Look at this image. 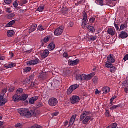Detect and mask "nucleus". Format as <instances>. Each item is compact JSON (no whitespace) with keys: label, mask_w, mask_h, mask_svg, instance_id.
<instances>
[{"label":"nucleus","mask_w":128,"mask_h":128,"mask_svg":"<svg viewBox=\"0 0 128 128\" xmlns=\"http://www.w3.org/2000/svg\"><path fill=\"white\" fill-rule=\"evenodd\" d=\"M58 112H54L52 114V116H58Z\"/></svg>","instance_id":"bf43d9fd"},{"label":"nucleus","mask_w":128,"mask_h":128,"mask_svg":"<svg viewBox=\"0 0 128 128\" xmlns=\"http://www.w3.org/2000/svg\"><path fill=\"white\" fill-rule=\"evenodd\" d=\"M116 126H118V124L114 123L108 126L107 128H116Z\"/></svg>","instance_id":"c9c22d12"},{"label":"nucleus","mask_w":128,"mask_h":128,"mask_svg":"<svg viewBox=\"0 0 128 128\" xmlns=\"http://www.w3.org/2000/svg\"><path fill=\"white\" fill-rule=\"evenodd\" d=\"M10 58H14V54L12 52H10Z\"/></svg>","instance_id":"052dcab7"},{"label":"nucleus","mask_w":128,"mask_h":128,"mask_svg":"<svg viewBox=\"0 0 128 128\" xmlns=\"http://www.w3.org/2000/svg\"><path fill=\"white\" fill-rule=\"evenodd\" d=\"M18 112L22 116H24L28 118H30L32 116H34V111L28 110L27 109H20L18 110Z\"/></svg>","instance_id":"f03ea898"},{"label":"nucleus","mask_w":128,"mask_h":128,"mask_svg":"<svg viewBox=\"0 0 128 128\" xmlns=\"http://www.w3.org/2000/svg\"><path fill=\"white\" fill-rule=\"evenodd\" d=\"M110 92V88H108V86L104 87L103 88V92L105 94H108Z\"/></svg>","instance_id":"5701e85b"},{"label":"nucleus","mask_w":128,"mask_h":128,"mask_svg":"<svg viewBox=\"0 0 128 128\" xmlns=\"http://www.w3.org/2000/svg\"><path fill=\"white\" fill-rule=\"evenodd\" d=\"M68 62L70 66H78V64H80V60L76 59L75 60H69L68 61Z\"/></svg>","instance_id":"9d476101"},{"label":"nucleus","mask_w":128,"mask_h":128,"mask_svg":"<svg viewBox=\"0 0 128 128\" xmlns=\"http://www.w3.org/2000/svg\"><path fill=\"white\" fill-rule=\"evenodd\" d=\"M108 34L112 36H114L116 34V30H114L113 28H110L108 30Z\"/></svg>","instance_id":"aec40b11"},{"label":"nucleus","mask_w":128,"mask_h":128,"mask_svg":"<svg viewBox=\"0 0 128 128\" xmlns=\"http://www.w3.org/2000/svg\"><path fill=\"white\" fill-rule=\"evenodd\" d=\"M14 90H15L14 88L11 87L8 90H9L10 92H14Z\"/></svg>","instance_id":"5fc2aeb1"},{"label":"nucleus","mask_w":128,"mask_h":128,"mask_svg":"<svg viewBox=\"0 0 128 128\" xmlns=\"http://www.w3.org/2000/svg\"><path fill=\"white\" fill-rule=\"evenodd\" d=\"M98 77H96V76L94 77L93 79V82H94V84H98Z\"/></svg>","instance_id":"8fccbe9b"},{"label":"nucleus","mask_w":128,"mask_h":128,"mask_svg":"<svg viewBox=\"0 0 128 128\" xmlns=\"http://www.w3.org/2000/svg\"><path fill=\"white\" fill-rule=\"evenodd\" d=\"M28 94H22V96H20V102H24L28 100Z\"/></svg>","instance_id":"a211bd4d"},{"label":"nucleus","mask_w":128,"mask_h":128,"mask_svg":"<svg viewBox=\"0 0 128 128\" xmlns=\"http://www.w3.org/2000/svg\"><path fill=\"white\" fill-rule=\"evenodd\" d=\"M114 26L116 28V30L120 32V27H118V24H116V23L114 24Z\"/></svg>","instance_id":"a18cd8bd"},{"label":"nucleus","mask_w":128,"mask_h":128,"mask_svg":"<svg viewBox=\"0 0 128 128\" xmlns=\"http://www.w3.org/2000/svg\"><path fill=\"white\" fill-rule=\"evenodd\" d=\"M107 58L108 62V64H114V62H116V60L113 58L112 54L109 55Z\"/></svg>","instance_id":"ddd939ff"},{"label":"nucleus","mask_w":128,"mask_h":128,"mask_svg":"<svg viewBox=\"0 0 128 128\" xmlns=\"http://www.w3.org/2000/svg\"><path fill=\"white\" fill-rule=\"evenodd\" d=\"M68 124V122L66 121V122L64 124V126H66Z\"/></svg>","instance_id":"338daca9"},{"label":"nucleus","mask_w":128,"mask_h":128,"mask_svg":"<svg viewBox=\"0 0 128 128\" xmlns=\"http://www.w3.org/2000/svg\"><path fill=\"white\" fill-rule=\"evenodd\" d=\"M78 4H86V0H80V1H79L78 2Z\"/></svg>","instance_id":"603ef678"},{"label":"nucleus","mask_w":128,"mask_h":128,"mask_svg":"<svg viewBox=\"0 0 128 128\" xmlns=\"http://www.w3.org/2000/svg\"><path fill=\"white\" fill-rule=\"evenodd\" d=\"M86 22H88V14L84 12L83 14V24L84 26H86Z\"/></svg>","instance_id":"dca6fc26"},{"label":"nucleus","mask_w":128,"mask_h":128,"mask_svg":"<svg viewBox=\"0 0 128 128\" xmlns=\"http://www.w3.org/2000/svg\"><path fill=\"white\" fill-rule=\"evenodd\" d=\"M122 108V104H120L112 106L110 108V110H116V108Z\"/></svg>","instance_id":"c756f323"},{"label":"nucleus","mask_w":128,"mask_h":128,"mask_svg":"<svg viewBox=\"0 0 128 128\" xmlns=\"http://www.w3.org/2000/svg\"><path fill=\"white\" fill-rule=\"evenodd\" d=\"M76 80H84V74L77 75L76 76Z\"/></svg>","instance_id":"7c9ffc66"},{"label":"nucleus","mask_w":128,"mask_h":128,"mask_svg":"<svg viewBox=\"0 0 128 128\" xmlns=\"http://www.w3.org/2000/svg\"><path fill=\"white\" fill-rule=\"evenodd\" d=\"M12 0H4V2L6 4H12Z\"/></svg>","instance_id":"37998d69"},{"label":"nucleus","mask_w":128,"mask_h":128,"mask_svg":"<svg viewBox=\"0 0 128 128\" xmlns=\"http://www.w3.org/2000/svg\"><path fill=\"white\" fill-rule=\"evenodd\" d=\"M24 72H30V70H32V68L30 67H28L24 70Z\"/></svg>","instance_id":"ea45409f"},{"label":"nucleus","mask_w":128,"mask_h":128,"mask_svg":"<svg viewBox=\"0 0 128 128\" xmlns=\"http://www.w3.org/2000/svg\"><path fill=\"white\" fill-rule=\"evenodd\" d=\"M64 26H61L56 29L54 32L55 36H62V32H64Z\"/></svg>","instance_id":"39448f33"},{"label":"nucleus","mask_w":128,"mask_h":128,"mask_svg":"<svg viewBox=\"0 0 128 128\" xmlns=\"http://www.w3.org/2000/svg\"><path fill=\"white\" fill-rule=\"evenodd\" d=\"M7 34L8 38H12L14 34V31L12 30H8L7 32Z\"/></svg>","instance_id":"393cba45"},{"label":"nucleus","mask_w":128,"mask_h":128,"mask_svg":"<svg viewBox=\"0 0 128 128\" xmlns=\"http://www.w3.org/2000/svg\"><path fill=\"white\" fill-rule=\"evenodd\" d=\"M98 38L96 36H91L90 38V40L94 41Z\"/></svg>","instance_id":"79ce46f5"},{"label":"nucleus","mask_w":128,"mask_h":128,"mask_svg":"<svg viewBox=\"0 0 128 128\" xmlns=\"http://www.w3.org/2000/svg\"><path fill=\"white\" fill-rule=\"evenodd\" d=\"M90 111H84L83 113L81 114L80 120L82 122L83 124H88L90 120L91 122L94 120V118L92 116H90Z\"/></svg>","instance_id":"f257e3e1"},{"label":"nucleus","mask_w":128,"mask_h":128,"mask_svg":"<svg viewBox=\"0 0 128 128\" xmlns=\"http://www.w3.org/2000/svg\"><path fill=\"white\" fill-rule=\"evenodd\" d=\"M114 65L112 64V63H106V68H110L113 66Z\"/></svg>","instance_id":"4c0bfd02"},{"label":"nucleus","mask_w":128,"mask_h":128,"mask_svg":"<svg viewBox=\"0 0 128 128\" xmlns=\"http://www.w3.org/2000/svg\"><path fill=\"white\" fill-rule=\"evenodd\" d=\"M128 37V34L126 32L124 31L122 32L120 34V38L122 40Z\"/></svg>","instance_id":"f8f14e48"},{"label":"nucleus","mask_w":128,"mask_h":128,"mask_svg":"<svg viewBox=\"0 0 128 128\" xmlns=\"http://www.w3.org/2000/svg\"><path fill=\"white\" fill-rule=\"evenodd\" d=\"M16 20H13L11 22H10L9 23H8L6 25V28H10V26H12L14 24H16Z\"/></svg>","instance_id":"b1692460"},{"label":"nucleus","mask_w":128,"mask_h":128,"mask_svg":"<svg viewBox=\"0 0 128 128\" xmlns=\"http://www.w3.org/2000/svg\"><path fill=\"white\" fill-rule=\"evenodd\" d=\"M31 128H42L40 126V125H34L31 127Z\"/></svg>","instance_id":"3c124183"},{"label":"nucleus","mask_w":128,"mask_h":128,"mask_svg":"<svg viewBox=\"0 0 128 128\" xmlns=\"http://www.w3.org/2000/svg\"><path fill=\"white\" fill-rule=\"evenodd\" d=\"M106 116H108V118L110 117V111H108V108L106 109Z\"/></svg>","instance_id":"c03bdc74"},{"label":"nucleus","mask_w":128,"mask_h":128,"mask_svg":"<svg viewBox=\"0 0 128 128\" xmlns=\"http://www.w3.org/2000/svg\"><path fill=\"white\" fill-rule=\"evenodd\" d=\"M2 92L3 94V96H4L5 94H6V89H4L2 90Z\"/></svg>","instance_id":"680f3d73"},{"label":"nucleus","mask_w":128,"mask_h":128,"mask_svg":"<svg viewBox=\"0 0 128 128\" xmlns=\"http://www.w3.org/2000/svg\"><path fill=\"white\" fill-rule=\"evenodd\" d=\"M12 100L14 102H20V96L18 95V94H15L12 97Z\"/></svg>","instance_id":"9b49d317"},{"label":"nucleus","mask_w":128,"mask_h":128,"mask_svg":"<svg viewBox=\"0 0 128 128\" xmlns=\"http://www.w3.org/2000/svg\"><path fill=\"white\" fill-rule=\"evenodd\" d=\"M76 115H73L70 118V122H69L70 126H72L74 124V122H76Z\"/></svg>","instance_id":"f3484780"},{"label":"nucleus","mask_w":128,"mask_h":128,"mask_svg":"<svg viewBox=\"0 0 128 128\" xmlns=\"http://www.w3.org/2000/svg\"><path fill=\"white\" fill-rule=\"evenodd\" d=\"M94 76V73L88 75L83 74V80H90Z\"/></svg>","instance_id":"6e6552de"},{"label":"nucleus","mask_w":128,"mask_h":128,"mask_svg":"<svg viewBox=\"0 0 128 128\" xmlns=\"http://www.w3.org/2000/svg\"><path fill=\"white\" fill-rule=\"evenodd\" d=\"M58 101L56 98H52L48 100V104L50 106H58Z\"/></svg>","instance_id":"20e7f679"},{"label":"nucleus","mask_w":128,"mask_h":128,"mask_svg":"<svg viewBox=\"0 0 128 128\" xmlns=\"http://www.w3.org/2000/svg\"><path fill=\"white\" fill-rule=\"evenodd\" d=\"M16 128H22V124H18L16 125Z\"/></svg>","instance_id":"09e8293b"},{"label":"nucleus","mask_w":128,"mask_h":128,"mask_svg":"<svg viewBox=\"0 0 128 128\" xmlns=\"http://www.w3.org/2000/svg\"><path fill=\"white\" fill-rule=\"evenodd\" d=\"M48 48L50 50H54L56 48V44L54 42H51L48 46Z\"/></svg>","instance_id":"412c9836"},{"label":"nucleus","mask_w":128,"mask_h":128,"mask_svg":"<svg viewBox=\"0 0 128 128\" xmlns=\"http://www.w3.org/2000/svg\"><path fill=\"white\" fill-rule=\"evenodd\" d=\"M38 100V96H35V97H32L31 98L29 101V104H34V102H36Z\"/></svg>","instance_id":"2eb2a0df"},{"label":"nucleus","mask_w":128,"mask_h":128,"mask_svg":"<svg viewBox=\"0 0 128 128\" xmlns=\"http://www.w3.org/2000/svg\"><path fill=\"white\" fill-rule=\"evenodd\" d=\"M38 30H44V28L42 26H39L38 28Z\"/></svg>","instance_id":"864d4df0"},{"label":"nucleus","mask_w":128,"mask_h":128,"mask_svg":"<svg viewBox=\"0 0 128 128\" xmlns=\"http://www.w3.org/2000/svg\"><path fill=\"white\" fill-rule=\"evenodd\" d=\"M88 30L90 32H92V34H94V32H96V29L94 28V27L92 26H89L88 27Z\"/></svg>","instance_id":"c85d7f7f"},{"label":"nucleus","mask_w":128,"mask_h":128,"mask_svg":"<svg viewBox=\"0 0 128 128\" xmlns=\"http://www.w3.org/2000/svg\"><path fill=\"white\" fill-rule=\"evenodd\" d=\"M22 92H24V90L22 88H20L16 91V94L18 96H22Z\"/></svg>","instance_id":"a878e982"},{"label":"nucleus","mask_w":128,"mask_h":128,"mask_svg":"<svg viewBox=\"0 0 128 128\" xmlns=\"http://www.w3.org/2000/svg\"><path fill=\"white\" fill-rule=\"evenodd\" d=\"M14 8H18V2H14Z\"/></svg>","instance_id":"6e6d98bb"},{"label":"nucleus","mask_w":128,"mask_h":128,"mask_svg":"<svg viewBox=\"0 0 128 128\" xmlns=\"http://www.w3.org/2000/svg\"><path fill=\"white\" fill-rule=\"evenodd\" d=\"M26 52H27V54H30V52H32V50H27L26 51Z\"/></svg>","instance_id":"774afa93"},{"label":"nucleus","mask_w":128,"mask_h":128,"mask_svg":"<svg viewBox=\"0 0 128 128\" xmlns=\"http://www.w3.org/2000/svg\"><path fill=\"white\" fill-rule=\"evenodd\" d=\"M44 10V6H40L38 8V10L40 12H42Z\"/></svg>","instance_id":"f704fd0d"},{"label":"nucleus","mask_w":128,"mask_h":128,"mask_svg":"<svg viewBox=\"0 0 128 128\" xmlns=\"http://www.w3.org/2000/svg\"><path fill=\"white\" fill-rule=\"evenodd\" d=\"M71 100V104H78L80 102V97L78 96H72L70 98Z\"/></svg>","instance_id":"423d86ee"},{"label":"nucleus","mask_w":128,"mask_h":128,"mask_svg":"<svg viewBox=\"0 0 128 128\" xmlns=\"http://www.w3.org/2000/svg\"><path fill=\"white\" fill-rule=\"evenodd\" d=\"M116 96H114L111 99H110V103L112 104V102H114V100H116Z\"/></svg>","instance_id":"13d9d810"},{"label":"nucleus","mask_w":128,"mask_h":128,"mask_svg":"<svg viewBox=\"0 0 128 128\" xmlns=\"http://www.w3.org/2000/svg\"><path fill=\"white\" fill-rule=\"evenodd\" d=\"M61 12L62 14H66V12H68V8L64 7H62V10H61Z\"/></svg>","instance_id":"cd10ccee"},{"label":"nucleus","mask_w":128,"mask_h":128,"mask_svg":"<svg viewBox=\"0 0 128 128\" xmlns=\"http://www.w3.org/2000/svg\"><path fill=\"white\" fill-rule=\"evenodd\" d=\"M48 54H50V51L48 50H45L42 54L41 56L42 58H46L48 56Z\"/></svg>","instance_id":"4468645a"},{"label":"nucleus","mask_w":128,"mask_h":128,"mask_svg":"<svg viewBox=\"0 0 128 128\" xmlns=\"http://www.w3.org/2000/svg\"><path fill=\"white\" fill-rule=\"evenodd\" d=\"M126 28H128V26L126 24H122L120 26V30H124Z\"/></svg>","instance_id":"58836bf2"},{"label":"nucleus","mask_w":128,"mask_h":128,"mask_svg":"<svg viewBox=\"0 0 128 128\" xmlns=\"http://www.w3.org/2000/svg\"><path fill=\"white\" fill-rule=\"evenodd\" d=\"M98 4H99L100 6H104V0H96Z\"/></svg>","instance_id":"a19ab883"},{"label":"nucleus","mask_w":128,"mask_h":128,"mask_svg":"<svg viewBox=\"0 0 128 128\" xmlns=\"http://www.w3.org/2000/svg\"><path fill=\"white\" fill-rule=\"evenodd\" d=\"M95 21H96V18H92L90 20V24H94V22Z\"/></svg>","instance_id":"de8ad7c7"},{"label":"nucleus","mask_w":128,"mask_h":128,"mask_svg":"<svg viewBox=\"0 0 128 128\" xmlns=\"http://www.w3.org/2000/svg\"><path fill=\"white\" fill-rule=\"evenodd\" d=\"M124 62H126V60H128V54H126L124 58Z\"/></svg>","instance_id":"4d7b16f0"},{"label":"nucleus","mask_w":128,"mask_h":128,"mask_svg":"<svg viewBox=\"0 0 128 128\" xmlns=\"http://www.w3.org/2000/svg\"><path fill=\"white\" fill-rule=\"evenodd\" d=\"M50 36H47L44 38V42L45 44H46V42H50Z\"/></svg>","instance_id":"72a5a7b5"},{"label":"nucleus","mask_w":128,"mask_h":128,"mask_svg":"<svg viewBox=\"0 0 128 128\" xmlns=\"http://www.w3.org/2000/svg\"><path fill=\"white\" fill-rule=\"evenodd\" d=\"M16 16V14L14 13L11 14H8L6 16V18L8 20H12V18H14Z\"/></svg>","instance_id":"bb28decb"},{"label":"nucleus","mask_w":128,"mask_h":128,"mask_svg":"<svg viewBox=\"0 0 128 128\" xmlns=\"http://www.w3.org/2000/svg\"><path fill=\"white\" fill-rule=\"evenodd\" d=\"M16 66V64L14 63H10L8 66H6L7 68H14V66Z\"/></svg>","instance_id":"e433bc0d"},{"label":"nucleus","mask_w":128,"mask_h":128,"mask_svg":"<svg viewBox=\"0 0 128 128\" xmlns=\"http://www.w3.org/2000/svg\"><path fill=\"white\" fill-rule=\"evenodd\" d=\"M64 58H68V54L67 53H64L63 54Z\"/></svg>","instance_id":"e2e57ef3"},{"label":"nucleus","mask_w":128,"mask_h":128,"mask_svg":"<svg viewBox=\"0 0 128 128\" xmlns=\"http://www.w3.org/2000/svg\"><path fill=\"white\" fill-rule=\"evenodd\" d=\"M47 78L48 77L46 76V73H42L38 76L39 80H46Z\"/></svg>","instance_id":"4be33fe9"},{"label":"nucleus","mask_w":128,"mask_h":128,"mask_svg":"<svg viewBox=\"0 0 128 128\" xmlns=\"http://www.w3.org/2000/svg\"><path fill=\"white\" fill-rule=\"evenodd\" d=\"M6 12H8V14H12V12L10 8H6Z\"/></svg>","instance_id":"49530a36"},{"label":"nucleus","mask_w":128,"mask_h":128,"mask_svg":"<svg viewBox=\"0 0 128 128\" xmlns=\"http://www.w3.org/2000/svg\"><path fill=\"white\" fill-rule=\"evenodd\" d=\"M100 91H98V90H96V92H95V94H100Z\"/></svg>","instance_id":"0e129e2a"},{"label":"nucleus","mask_w":128,"mask_h":128,"mask_svg":"<svg viewBox=\"0 0 128 128\" xmlns=\"http://www.w3.org/2000/svg\"><path fill=\"white\" fill-rule=\"evenodd\" d=\"M4 96L0 95V106H2L4 104H6L8 102V100L4 98Z\"/></svg>","instance_id":"1a4fd4ad"},{"label":"nucleus","mask_w":128,"mask_h":128,"mask_svg":"<svg viewBox=\"0 0 128 128\" xmlns=\"http://www.w3.org/2000/svg\"><path fill=\"white\" fill-rule=\"evenodd\" d=\"M124 91L126 92V94H128V88H124Z\"/></svg>","instance_id":"69168bd1"},{"label":"nucleus","mask_w":128,"mask_h":128,"mask_svg":"<svg viewBox=\"0 0 128 128\" xmlns=\"http://www.w3.org/2000/svg\"><path fill=\"white\" fill-rule=\"evenodd\" d=\"M36 28H38V25L36 24H34L32 25L29 30V32L32 34V32H34L36 30Z\"/></svg>","instance_id":"6ab92c4d"},{"label":"nucleus","mask_w":128,"mask_h":128,"mask_svg":"<svg viewBox=\"0 0 128 128\" xmlns=\"http://www.w3.org/2000/svg\"><path fill=\"white\" fill-rule=\"evenodd\" d=\"M40 63V60L38 58L35 60H32L30 61H28L27 62V64L28 66H36V64H38Z\"/></svg>","instance_id":"0eeeda50"},{"label":"nucleus","mask_w":128,"mask_h":128,"mask_svg":"<svg viewBox=\"0 0 128 128\" xmlns=\"http://www.w3.org/2000/svg\"><path fill=\"white\" fill-rule=\"evenodd\" d=\"M110 72H112V74H114L116 72V68L115 66H114V65L112 66V67L110 68Z\"/></svg>","instance_id":"473e14b6"},{"label":"nucleus","mask_w":128,"mask_h":128,"mask_svg":"<svg viewBox=\"0 0 128 128\" xmlns=\"http://www.w3.org/2000/svg\"><path fill=\"white\" fill-rule=\"evenodd\" d=\"M28 4V0H20L19 2L20 6H22L24 4Z\"/></svg>","instance_id":"2f4dec72"},{"label":"nucleus","mask_w":128,"mask_h":128,"mask_svg":"<svg viewBox=\"0 0 128 128\" xmlns=\"http://www.w3.org/2000/svg\"><path fill=\"white\" fill-rule=\"evenodd\" d=\"M78 88H80V85H78L77 84L71 86L67 90V94H68V96H69V94H72V92L76 90Z\"/></svg>","instance_id":"7ed1b4c3"}]
</instances>
